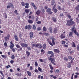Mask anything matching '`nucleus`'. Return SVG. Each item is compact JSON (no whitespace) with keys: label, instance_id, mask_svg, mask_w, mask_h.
<instances>
[{"label":"nucleus","instance_id":"obj_1","mask_svg":"<svg viewBox=\"0 0 79 79\" xmlns=\"http://www.w3.org/2000/svg\"><path fill=\"white\" fill-rule=\"evenodd\" d=\"M73 19H71L70 20H68L67 21V23L66 25L67 26H69L70 27L73 25H74L75 24V22L73 21Z\"/></svg>","mask_w":79,"mask_h":79},{"label":"nucleus","instance_id":"obj_2","mask_svg":"<svg viewBox=\"0 0 79 79\" xmlns=\"http://www.w3.org/2000/svg\"><path fill=\"white\" fill-rule=\"evenodd\" d=\"M10 46H9V47L10 48V49H12V52H13V53L14 52H15L16 51V48H14V44L13 43V42L12 41H11L10 42Z\"/></svg>","mask_w":79,"mask_h":79},{"label":"nucleus","instance_id":"obj_3","mask_svg":"<svg viewBox=\"0 0 79 79\" xmlns=\"http://www.w3.org/2000/svg\"><path fill=\"white\" fill-rule=\"evenodd\" d=\"M48 54L49 55L51 54L50 58H52V57H54L55 56L54 53L52 51H48Z\"/></svg>","mask_w":79,"mask_h":79},{"label":"nucleus","instance_id":"obj_4","mask_svg":"<svg viewBox=\"0 0 79 79\" xmlns=\"http://www.w3.org/2000/svg\"><path fill=\"white\" fill-rule=\"evenodd\" d=\"M20 45H21L22 47H24V48H26V47H28V44H27L23 43H21Z\"/></svg>","mask_w":79,"mask_h":79},{"label":"nucleus","instance_id":"obj_5","mask_svg":"<svg viewBox=\"0 0 79 79\" xmlns=\"http://www.w3.org/2000/svg\"><path fill=\"white\" fill-rule=\"evenodd\" d=\"M49 60L51 61V63H52L54 65H56V63H55V59L51 58H49Z\"/></svg>","mask_w":79,"mask_h":79},{"label":"nucleus","instance_id":"obj_6","mask_svg":"<svg viewBox=\"0 0 79 79\" xmlns=\"http://www.w3.org/2000/svg\"><path fill=\"white\" fill-rule=\"evenodd\" d=\"M46 12L48 13V15H52L53 14V12L51 11V9L50 8H48L46 10Z\"/></svg>","mask_w":79,"mask_h":79},{"label":"nucleus","instance_id":"obj_7","mask_svg":"<svg viewBox=\"0 0 79 79\" xmlns=\"http://www.w3.org/2000/svg\"><path fill=\"white\" fill-rule=\"evenodd\" d=\"M39 46H40L38 47L39 48H42V45L40 44H36L35 45V47H38Z\"/></svg>","mask_w":79,"mask_h":79},{"label":"nucleus","instance_id":"obj_8","mask_svg":"<svg viewBox=\"0 0 79 79\" xmlns=\"http://www.w3.org/2000/svg\"><path fill=\"white\" fill-rule=\"evenodd\" d=\"M25 29H28L29 30H30V29H31V25H26L25 26Z\"/></svg>","mask_w":79,"mask_h":79},{"label":"nucleus","instance_id":"obj_9","mask_svg":"<svg viewBox=\"0 0 79 79\" xmlns=\"http://www.w3.org/2000/svg\"><path fill=\"white\" fill-rule=\"evenodd\" d=\"M10 37V34H7V36H6L5 37V39L6 41H7V40H9Z\"/></svg>","mask_w":79,"mask_h":79},{"label":"nucleus","instance_id":"obj_10","mask_svg":"<svg viewBox=\"0 0 79 79\" xmlns=\"http://www.w3.org/2000/svg\"><path fill=\"white\" fill-rule=\"evenodd\" d=\"M31 6H33L35 10H36L37 8V6H36L35 5V4H34V3L33 2H32L31 3Z\"/></svg>","mask_w":79,"mask_h":79},{"label":"nucleus","instance_id":"obj_11","mask_svg":"<svg viewBox=\"0 0 79 79\" xmlns=\"http://www.w3.org/2000/svg\"><path fill=\"white\" fill-rule=\"evenodd\" d=\"M47 40L49 45H50L51 46H53V44L52 43V41H50L49 39H48Z\"/></svg>","mask_w":79,"mask_h":79},{"label":"nucleus","instance_id":"obj_12","mask_svg":"<svg viewBox=\"0 0 79 79\" xmlns=\"http://www.w3.org/2000/svg\"><path fill=\"white\" fill-rule=\"evenodd\" d=\"M33 32L31 31L30 32L29 35L30 39H31L33 38Z\"/></svg>","mask_w":79,"mask_h":79},{"label":"nucleus","instance_id":"obj_13","mask_svg":"<svg viewBox=\"0 0 79 79\" xmlns=\"http://www.w3.org/2000/svg\"><path fill=\"white\" fill-rule=\"evenodd\" d=\"M52 44H53V45H55V39L54 38H52Z\"/></svg>","mask_w":79,"mask_h":79},{"label":"nucleus","instance_id":"obj_14","mask_svg":"<svg viewBox=\"0 0 79 79\" xmlns=\"http://www.w3.org/2000/svg\"><path fill=\"white\" fill-rule=\"evenodd\" d=\"M75 9L76 10V13H77L78 11H79V5H77V6L75 7Z\"/></svg>","mask_w":79,"mask_h":79},{"label":"nucleus","instance_id":"obj_15","mask_svg":"<svg viewBox=\"0 0 79 79\" xmlns=\"http://www.w3.org/2000/svg\"><path fill=\"white\" fill-rule=\"evenodd\" d=\"M14 39H15V40L16 41H18V36L16 35H14Z\"/></svg>","mask_w":79,"mask_h":79},{"label":"nucleus","instance_id":"obj_16","mask_svg":"<svg viewBox=\"0 0 79 79\" xmlns=\"http://www.w3.org/2000/svg\"><path fill=\"white\" fill-rule=\"evenodd\" d=\"M40 10H37V11L36 12V14H37V15H39L40 14Z\"/></svg>","mask_w":79,"mask_h":79},{"label":"nucleus","instance_id":"obj_17","mask_svg":"<svg viewBox=\"0 0 79 79\" xmlns=\"http://www.w3.org/2000/svg\"><path fill=\"white\" fill-rule=\"evenodd\" d=\"M57 29L56 28H54L53 30V32L54 34L57 33Z\"/></svg>","mask_w":79,"mask_h":79},{"label":"nucleus","instance_id":"obj_18","mask_svg":"<svg viewBox=\"0 0 79 79\" xmlns=\"http://www.w3.org/2000/svg\"><path fill=\"white\" fill-rule=\"evenodd\" d=\"M54 52H56V53H60V50L57 49H55L54 50Z\"/></svg>","mask_w":79,"mask_h":79},{"label":"nucleus","instance_id":"obj_19","mask_svg":"<svg viewBox=\"0 0 79 79\" xmlns=\"http://www.w3.org/2000/svg\"><path fill=\"white\" fill-rule=\"evenodd\" d=\"M28 22L29 24H32L33 23V21L32 20H28Z\"/></svg>","mask_w":79,"mask_h":79},{"label":"nucleus","instance_id":"obj_20","mask_svg":"<svg viewBox=\"0 0 79 79\" xmlns=\"http://www.w3.org/2000/svg\"><path fill=\"white\" fill-rule=\"evenodd\" d=\"M65 37H66V36H65V35H63V34H62L60 35L61 39H64V38H65Z\"/></svg>","mask_w":79,"mask_h":79},{"label":"nucleus","instance_id":"obj_21","mask_svg":"<svg viewBox=\"0 0 79 79\" xmlns=\"http://www.w3.org/2000/svg\"><path fill=\"white\" fill-rule=\"evenodd\" d=\"M26 54L27 57H29V56L30 55V52H29V51H26Z\"/></svg>","mask_w":79,"mask_h":79},{"label":"nucleus","instance_id":"obj_22","mask_svg":"<svg viewBox=\"0 0 79 79\" xmlns=\"http://www.w3.org/2000/svg\"><path fill=\"white\" fill-rule=\"evenodd\" d=\"M49 32L50 34H52V27H49Z\"/></svg>","mask_w":79,"mask_h":79},{"label":"nucleus","instance_id":"obj_23","mask_svg":"<svg viewBox=\"0 0 79 79\" xmlns=\"http://www.w3.org/2000/svg\"><path fill=\"white\" fill-rule=\"evenodd\" d=\"M27 73L28 75L29 76H31L32 74H31V72H29V71H27Z\"/></svg>","mask_w":79,"mask_h":79},{"label":"nucleus","instance_id":"obj_24","mask_svg":"<svg viewBox=\"0 0 79 79\" xmlns=\"http://www.w3.org/2000/svg\"><path fill=\"white\" fill-rule=\"evenodd\" d=\"M43 49H44V50H45V49H46V44L45 43L43 44Z\"/></svg>","mask_w":79,"mask_h":79},{"label":"nucleus","instance_id":"obj_25","mask_svg":"<svg viewBox=\"0 0 79 79\" xmlns=\"http://www.w3.org/2000/svg\"><path fill=\"white\" fill-rule=\"evenodd\" d=\"M55 1L54 0H52V1L51 2V5L52 6H53L54 5V4H55Z\"/></svg>","mask_w":79,"mask_h":79},{"label":"nucleus","instance_id":"obj_26","mask_svg":"<svg viewBox=\"0 0 79 79\" xmlns=\"http://www.w3.org/2000/svg\"><path fill=\"white\" fill-rule=\"evenodd\" d=\"M73 34L72 32L71 31L70 32L69 34V37H71L72 35H73Z\"/></svg>","mask_w":79,"mask_h":79},{"label":"nucleus","instance_id":"obj_27","mask_svg":"<svg viewBox=\"0 0 79 79\" xmlns=\"http://www.w3.org/2000/svg\"><path fill=\"white\" fill-rule=\"evenodd\" d=\"M52 20L54 21V22H56V18L55 17H52Z\"/></svg>","mask_w":79,"mask_h":79},{"label":"nucleus","instance_id":"obj_28","mask_svg":"<svg viewBox=\"0 0 79 79\" xmlns=\"http://www.w3.org/2000/svg\"><path fill=\"white\" fill-rule=\"evenodd\" d=\"M72 47H74V48H76V45H75V43L74 42L72 43Z\"/></svg>","mask_w":79,"mask_h":79},{"label":"nucleus","instance_id":"obj_29","mask_svg":"<svg viewBox=\"0 0 79 79\" xmlns=\"http://www.w3.org/2000/svg\"><path fill=\"white\" fill-rule=\"evenodd\" d=\"M43 31L44 32H45V31H47V28L45 27H44L43 28Z\"/></svg>","mask_w":79,"mask_h":79},{"label":"nucleus","instance_id":"obj_30","mask_svg":"<svg viewBox=\"0 0 79 79\" xmlns=\"http://www.w3.org/2000/svg\"><path fill=\"white\" fill-rule=\"evenodd\" d=\"M57 9L58 10H61V7L60 6H58Z\"/></svg>","mask_w":79,"mask_h":79},{"label":"nucleus","instance_id":"obj_31","mask_svg":"<svg viewBox=\"0 0 79 79\" xmlns=\"http://www.w3.org/2000/svg\"><path fill=\"white\" fill-rule=\"evenodd\" d=\"M9 5H10V6L12 8H14V6H13V4L11 3L10 2H9L8 3Z\"/></svg>","mask_w":79,"mask_h":79},{"label":"nucleus","instance_id":"obj_32","mask_svg":"<svg viewBox=\"0 0 79 79\" xmlns=\"http://www.w3.org/2000/svg\"><path fill=\"white\" fill-rule=\"evenodd\" d=\"M21 5H22L23 6H25V3L24 2H22L21 3Z\"/></svg>","mask_w":79,"mask_h":79},{"label":"nucleus","instance_id":"obj_33","mask_svg":"<svg viewBox=\"0 0 79 79\" xmlns=\"http://www.w3.org/2000/svg\"><path fill=\"white\" fill-rule=\"evenodd\" d=\"M75 19L77 21V23H79V18L78 17H77V18H76Z\"/></svg>","mask_w":79,"mask_h":79},{"label":"nucleus","instance_id":"obj_34","mask_svg":"<svg viewBox=\"0 0 79 79\" xmlns=\"http://www.w3.org/2000/svg\"><path fill=\"white\" fill-rule=\"evenodd\" d=\"M17 76H21V73H18L16 74Z\"/></svg>","mask_w":79,"mask_h":79},{"label":"nucleus","instance_id":"obj_35","mask_svg":"<svg viewBox=\"0 0 79 79\" xmlns=\"http://www.w3.org/2000/svg\"><path fill=\"white\" fill-rule=\"evenodd\" d=\"M25 11L26 13H28L29 12V9H25Z\"/></svg>","mask_w":79,"mask_h":79},{"label":"nucleus","instance_id":"obj_36","mask_svg":"<svg viewBox=\"0 0 79 79\" xmlns=\"http://www.w3.org/2000/svg\"><path fill=\"white\" fill-rule=\"evenodd\" d=\"M66 16L68 17L69 19H71V15H69V14H67Z\"/></svg>","mask_w":79,"mask_h":79},{"label":"nucleus","instance_id":"obj_37","mask_svg":"<svg viewBox=\"0 0 79 79\" xmlns=\"http://www.w3.org/2000/svg\"><path fill=\"white\" fill-rule=\"evenodd\" d=\"M64 60H65V61H68V58H67V57H64Z\"/></svg>","mask_w":79,"mask_h":79},{"label":"nucleus","instance_id":"obj_38","mask_svg":"<svg viewBox=\"0 0 79 79\" xmlns=\"http://www.w3.org/2000/svg\"><path fill=\"white\" fill-rule=\"evenodd\" d=\"M16 47H17V48H20V47H21L20 46L19 44H16Z\"/></svg>","mask_w":79,"mask_h":79},{"label":"nucleus","instance_id":"obj_39","mask_svg":"<svg viewBox=\"0 0 79 79\" xmlns=\"http://www.w3.org/2000/svg\"><path fill=\"white\" fill-rule=\"evenodd\" d=\"M1 56H2V58H6L7 57L6 55H1Z\"/></svg>","mask_w":79,"mask_h":79},{"label":"nucleus","instance_id":"obj_40","mask_svg":"<svg viewBox=\"0 0 79 79\" xmlns=\"http://www.w3.org/2000/svg\"><path fill=\"white\" fill-rule=\"evenodd\" d=\"M49 66L50 67L51 69H53V67L52 66L51 64H49Z\"/></svg>","mask_w":79,"mask_h":79},{"label":"nucleus","instance_id":"obj_41","mask_svg":"<svg viewBox=\"0 0 79 79\" xmlns=\"http://www.w3.org/2000/svg\"><path fill=\"white\" fill-rule=\"evenodd\" d=\"M33 28L34 29V30H35L37 29V28H36V27H35V25H33Z\"/></svg>","mask_w":79,"mask_h":79},{"label":"nucleus","instance_id":"obj_42","mask_svg":"<svg viewBox=\"0 0 79 79\" xmlns=\"http://www.w3.org/2000/svg\"><path fill=\"white\" fill-rule=\"evenodd\" d=\"M15 58V55H12V56L11 57V59H12V60H14V59Z\"/></svg>","mask_w":79,"mask_h":79},{"label":"nucleus","instance_id":"obj_43","mask_svg":"<svg viewBox=\"0 0 79 79\" xmlns=\"http://www.w3.org/2000/svg\"><path fill=\"white\" fill-rule=\"evenodd\" d=\"M4 45L6 47H8V44H7V43L6 42H5L4 43Z\"/></svg>","mask_w":79,"mask_h":79},{"label":"nucleus","instance_id":"obj_44","mask_svg":"<svg viewBox=\"0 0 79 79\" xmlns=\"http://www.w3.org/2000/svg\"><path fill=\"white\" fill-rule=\"evenodd\" d=\"M77 49L78 51H79V44H78L77 47Z\"/></svg>","mask_w":79,"mask_h":79},{"label":"nucleus","instance_id":"obj_45","mask_svg":"<svg viewBox=\"0 0 79 79\" xmlns=\"http://www.w3.org/2000/svg\"><path fill=\"white\" fill-rule=\"evenodd\" d=\"M35 66H38V63H37V62H35Z\"/></svg>","mask_w":79,"mask_h":79},{"label":"nucleus","instance_id":"obj_46","mask_svg":"<svg viewBox=\"0 0 79 79\" xmlns=\"http://www.w3.org/2000/svg\"><path fill=\"white\" fill-rule=\"evenodd\" d=\"M41 11H42V12L43 13H45V10L44 9H41Z\"/></svg>","mask_w":79,"mask_h":79},{"label":"nucleus","instance_id":"obj_47","mask_svg":"<svg viewBox=\"0 0 79 79\" xmlns=\"http://www.w3.org/2000/svg\"><path fill=\"white\" fill-rule=\"evenodd\" d=\"M68 59L69 60H72V59H73V58H72V57H71V56H68Z\"/></svg>","mask_w":79,"mask_h":79},{"label":"nucleus","instance_id":"obj_48","mask_svg":"<svg viewBox=\"0 0 79 79\" xmlns=\"http://www.w3.org/2000/svg\"><path fill=\"white\" fill-rule=\"evenodd\" d=\"M44 35H45V36H48V35H49V34L48 33H44Z\"/></svg>","mask_w":79,"mask_h":79},{"label":"nucleus","instance_id":"obj_49","mask_svg":"<svg viewBox=\"0 0 79 79\" xmlns=\"http://www.w3.org/2000/svg\"><path fill=\"white\" fill-rule=\"evenodd\" d=\"M36 45V44H32L31 47H35H35Z\"/></svg>","mask_w":79,"mask_h":79},{"label":"nucleus","instance_id":"obj_50","mask_svg":"<svg viewBox=\"0 0 79 79\" xmlns=\"http://www.w3.org/2000/svg\"><path fill=\"white\" fill-rule=\"evenodd\" d=\"M37 31H41L42 29H41V28L40 27H39L37 28Z\"/></svg>","mask_w":79,"mask_h":79},{"label":"nucleus","instance_id":"obj_51","mask_svg":"<svg viewBox=\"0 0 79 79\" xmlns=\"http://www.w3.org/2000/svg\"><path fill=\"white\" fill-rule=\"evenodd\" d=\"M0 73L1 74L2 76H3L4 75H3V71H0Z\"/></svg>","mask_w":79,"mask_h":79},{"label":"nucleus","instance_id":"obj_52","mask_svg":"<svg viewBox=\"0 0 79 79\" xmlns=\"http://www.w3.org/2000/svg\"><path fill=\"white\" fill-rule=\"evenodd\" d=\"M10 67H11V66L10 65H7L6 66L7 69H8V68H10Z\"/></svg>","mask_w":79,"mask_h":79},{"label":"nucleus","instance_id":"obj_53","mask_svg":"<svg viewBox=\"0 0 79 79\" xmlns=\"http://www.w3.org/2000/svg\"><path fill=\"white\" fill-rule=\"evenodd\" d=\"M54 10V13H57V9H55Z\"/></svg>","mask_w":79,"mask_h":79},{"label":"nucleus","instance_id":"obj_54","mask_svg":"<svg viewBox=\"0 0 79 79\" xmlns=\"http://www.w3.org/2000/svg\"><path fill=\"white\" fill-rule=\"evenodd\" d=\"M10 63L11 64H13L14 63V61L13 60H11L10 61Z\"/></svg>","mask_w":79,"mask_h":79},{"label":"nucleus","instance_id":"obj_55","mask_svg":"<svg viewBox=\"0 0 79 79\" xmlns=\"http://www.w3.org/2000/svg\"><path fill=\"white\" fill-rule=\"evenodd\" d=\"M41 52H42L43 53H45V51L43 49L41 50Z\"/></svg>","mask_w":79,"mask_h":79},{"label":"nucleus","instance_id":"obj_56","mask_svg":"<svg viewBox=\"0 0 79 79\" xmlns=\"http://www.w3.org/2000/svg\"><path fill=\"white\" fill-rule=\"evenodd\" d=\"M23 50V48H20L18 49V51H21Z\"/></svg>","mask_w":79,"mask_h":79},{"label":"nucleus","instance_id":"obj_57","mask_svg":"<svg viewBox=\"0 0 79 79\" xmlns=\"http://www.w3.org/2000/svg\"><path fill=\"white\" fill-rule=\"evenodd\" d=\"M64 47L67 48V47H68V46H69V45H68V44L66 45L65 44L64 45Z\"/></svg>","mask_w":79,"mask_h":79},{"label":"nucleus","instance_id":"obj_58","mask_svg":"<svg viewBox=\"0 0 79 79\" xmlns=\"http://www.w3.org/2000/svg\"><path fill=\"white\" fill-rule=\"evenodd\" d=\"M39 61H40V62H44V60H43V59H40Z\"/></svg>","mask_w":79,"mask_h":79},{"label":"nucleus","instance_id":"obj_59","mask_svg":"<svg viewBox=\"0 0 79 79\" xmlns=\"http://www.w3.org/2000/svg\"><path fill=\"white\" fill-rule=\"evenodd\" d=\"M36 23H37V24H41V21H38Z\"/></svg>","mask_w":79,"mask_h":79},{"label":"nucleus","instance_id":"obj_60","mask_svg":"<svg viewBox=\"0 0 79 79\" xmlns=\"http://www.w3.org/2000/svg\"><path fill=\"white\" fill-rule=\"evenodd\" d=\"M73 61H74V58L72 59V60H71V61L70 62V64H72V63H73Z\"/></svg>","mask_w":79,"mask_h":79},{"label":"nucleus","instance_id":"obj_61","mask_svg":"<svg viewBox=\"0 0 79 79\" xmlns=\"http://www.w3.org/2000/svg\"><path fill=\"white\" fill-rule=\"evenodd\" d=\"M65 43H66V42H65V41H63L62 42V44L63 45L64 44H65Z\"/></svg>","mask_w":79,"mask_h":79},{"label":"nucleus","instance_id":"obj_62","mask_svg":"<svg viewBox=\"0 0 79 79\" xmlns=\"http://www.w3.org/2000/svg\"><path fill=\"white\" fill-rule=\"evenodd\" d=\"M35 73H39V71L37 69H35Z\"/></svg>","mask_w":79,"mask_h":79},{"label":"nucleus","instance_id":"obj_63","mask_svg":"<svg viewBox=\"0 0 79 79\" xmlns=\"http://www.w3.org/2000/svg\"><path fill=\"white\" fill-rule=\"evenodd\" d=\"M25 5L26 6H29V3L27 2L25 3Z\"/></svg>","mask_w":79,"mask_h":79},{"label":"nucleus","instance_id":"obj_64","mask_svg":"<svg viewBox=\"0 0 79 79\" xmlns=\"http://www.w3.org/2000/svg\"><path fill=\"white\" fill-rule=\"evenodd\" d=\"M27 50H31V48H30V47H27Z\"/></svg>","mask_w":79,"mask_h":79}]
</instances>
